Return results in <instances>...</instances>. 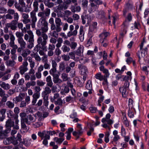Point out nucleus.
Here are the masks:
<instances>
[{
	"instance_id": "f257e3e1",
	"label": "nucleus",
	"mask_w": 149,
	"mask_h": 149,
	"mask_svg": "<svg viewBox=\"0 0 149 149\" xmlns=\"http://www.w3.org/2000/svg\"><path fill=\"white\" fill-rule=\"evenodd\" d=\"M50 10L46 8L44 12H40L38 14V17H40L38 22V24L40 26L48 24L46 21L47 17L50 15Z\"/></svg>"
},
{
	"instance_id": "f03ea898",
	"label": "nucleus",
	"mask_w": 149,
	"mask_h": 149,
	"mask_svg": "<svg viewBox=\"0 0 149 149\" xmlns=\"http://www.w3.org/2000/svg\"><path fill=\"white\" fill-rule=\"evenodd\" d=\"M36 33L37 35L39 36L37 39L38 43L41 44V45H45L48 38L47 35L46 34H41L40 29L36 30Z\"/></svg>"
},
{
	"instance_id": "7ed1b4c3",
	"label": "nucleus",
	"mask_w": 149,
	"mask_h": 149,
	"mask_svg": "<svg viewBox=\"0 0 149 149\" xmlns=\"http://www.w3.org/2000/svg\"><path fill=\"white\" fill-rule=\"evenodd\" d=\"M79 28V26L78 24H76L75 25L74 30V26L73 25H70L69 26V28L70 31L67 33V36L68 37H70L72 36H75L77 34V30Z\"/></svg>"
},
{
	"instance_id": "20e7f679",
	"label": "nucleus",
	"mask_w": 149,
	"mask_h": 149,
	"mask_svg": "<svg viewBox=\"0 0 149 149\" xmlns=\"http://www.w3.org/2000/svg\"><path fill=\"white\" fill-rule=\"evenodd\" d=\"M143 42H142L140 45V49L141 53L139 55V59L140 60L142 58H143L145 55V54H147L148 52V47H146L143 49Z\"/></svg>"
},
{
	"instance_id": "39448f33",
	"label": "nucleus",
	"mask_w": 149,
	"mask_h": 149,
	"mask_svg": "<svg viewBox=\"0 0 149 149\" xmlns=\"http://www.w3.org/2000/svg\"><path fill=\"white\" fill-rule=\"evenodd\" d=\"M27 33L29 35V38L28 40V42L29 43L27 46V48L29 49H31L33 47L34 35L31 31H27Z\"/></svg>"
},
{
	"instance_id": "423d86ee",
	"label": "nucleus",
	"mask_w": 149,
	"mask_h": 149,
	"mask_svg": "<svg viewBox=\"0 0 149 149\" xmlns=\"http://www.w3.org/2000/svg\"><path fill=\"white\" fill-rule=\"evenodd\" d=\"M82 128L81 124L78 123L77 126V131H73L72 134L74 136H76L77 135H81L83 134Z\"/></svg>"
},
{
	"instance_id": "0eeeda50",
	"label": "nucleus",
	"mask_w": 149,
	"mask_h": 149,
	"mask_svg": "<svg viewBox=\"0 0 149 149\" xmlns=\"http://www.w3.org/2000/svg\"><path fill=\"white\" fill-rule=\"evenodd\" d=\"M28 65V63L27 61H24L22 65L19 68L20 72L21 74H23L24 72H26L28 70L27 66Z\"/></svg>"
},
{
	"instance_id": "6e6552de",
	"label": "nucleus",
	"mask_w": 149,
	"mask_h": 149,
	"mask_svg": "<svg viewBox=\"0 0 149 149\" xmlns=\"http://www.w3.org/2000/svg\"><path fill=\"white\" fill-rule=\"evenodd\" d=\"M36 119L31 114H29L24 119L25 123L28 125H30L31 123L35 122Z\"/></svg>"
},
{
	"instance_id": "1a4fd4ad",
	"label": "nucleus",
	"mask_w": 149,
	"mask_h": 149,
	"mask_svg": "<svg viewBox=\"0 0 149 149\" xmlns=\"http://www.w3.org/2000/svg\"><path fill=\"white\" fill-rule=\"evenodd\" d=\"M25 96L24 93H20L18 96H16L13 99V101L15 103L17 104L20 102V101H22L24 99Z\"/></svg>"
},
{
	"instance_id": "9d476101",
	"label": "nucleus",
	"mask_w": 149,
	"mask_h": 149,
	"mask_svg": "<svg viewBox=\"0 0 149 149\" xmlns=\"http://www.w3.org/2000/svg\"><path fill=\"white\" fill-rule=\"evenodd\" d=\"M109 35V33L107 32H103L99 35V37L100 38V42L102 44L105 40L106 38Z\"/></svg>"
},
{
	"instance_id": "9b49d317",
	"label": "nucleus",
	"mask_w": 149,
	"mask_h": 149,
	"mask_svg": "<svg viewBox=\"0 0 149 149\" xmlns=\"http://www.w3.org/2000/svg\"><path fill=\"white\" fill-rule=\"evenodd\" d=\"M99 68L100 70L104 74V78H106L107 79V78H108L110 75V73L108 70L105 68L104 66L103 65L101 66Z\"/></svg>"
},
{
	"instance_id": "f8f14e48",
	"label": "nucleus",
	"mask_w": 149,
	"mask_h": 149,
	"mask_svg": "<svg viewBox=\"0 0 149 149\" xmlns=\"http://www.w3.org/2000/svg\"><path fill=\"white\" fill-rule=\"evenodd\" d=\"M78 68L80 70L81 73L83 75H85L88 73V70L86 66L81 64H79Z\"/></svg>"
},
{
	"instance_id": "ddd939ff",
	"label": "nucleus",
	"mask_w": 149,
	"mask_h": 149,
	"mask_svg": "<svg viewBox=\"0 0 149 149\" xmlns=\"http://www.w3.org/2000/svg\"><path fill=\"white\" fill-rule=\"evenodd\" d=\"M84 47L82 45H80L75 51V55L81 56L83 54Z\"/></svg>"
},
{
	"instance_id": "4468645a",
	"label": "nucleus",
	"mask_w": 149,
	"mask_h": 149,
	"mask_svg": "<svg viewBox=\"0 0 149 149\" xmlns=\"http://www.w3.org/2000/svg\"><path fill=\"white\" fill-rule=\"evenodd\" d=\"M17 22L12 21L10 22L7 23L6 24V26L8 28H10L12 30H15L17 28Z\"/></svg>"
},
{
	"instance_id": "2eb2a0df",
	"label": "nucleus",
	"mask_w": 149,
	"mask_h": 149,
	"mask_svg": "<svg viewBox=\"0 0 149 149\" xmlns=\"http://www.w3.org/2000/svg\"><path fill=\"white\" fill-rule=\"evenodd\" d=\"M129 25V22L127 20H125L123 24V25L124 26L123 30L121 31L120 35L122 36H123L124 34L126 33V29Z\"/></svg>"
},
{
	"instance_id": "dca6fc26",
	"label": "nucleus",
	"mask_w": 149,
	"mask_h": 149,
	"mask_svg": "<svg viewBox=\"0 0 149 149\" xmlns=\"http://www.w3.org/2000/svg\"><path fill=\"white\" fill-rule=\"evenodd\" d=\"M95 77L97 79L99 80L100 81L104 80L106 83H107V79L104 78V76L102 75L100 72H98L97 73L95 76Z\"/></svg>"
},
{
	"instance_id": "f3484780",
	"label": "nucleus",
	"mask_w": 149,
	"mask_h": 149,
	"mask_svg": "<svg viewBox=\"0 0 149 149\" xmlns=\"http://www.w3.org/2000/svg\"><path fill=\"white\" fill-rule=\"evenodd\" d=\"M97 23L94 22L91 25L89 28L88 33L91 34V33L95 32L97 29Z\"/></svg>"
},
{
	"instance_id": "a211bd4d",
	"label": "nucleus",
	"mask_w": 149,
	"mask_h": 149,
	"mask_svg": "<svg viewBox=\"0 0 149 149\" xmlns=\"http://www.w3.org/2000/svg\"><path fill=\"white\" fill-rule=\"evenodd\" d=\"M15 38L14 35L12 34L10 35V42L9 43V45L11 47H18L15 44Z\"/></svg>"
},
{
	"instance_id": "6ab92c4d",
	"label": "nucleus",
	"mask_w": 149,
	"mask_h": 149,
	"mask_svg": "<svg viewBox=\"0 0 149 149\" xmlns=\"http://www.w3.org/2000/svg\"><path fill=\"white\" fill-rule=\"evenodd\" d=\"M53 77V81L54 84H60L62 83V80L59 78V76L58 74H56Z\"/></svg>"
},
{
	"instance_id": "aec40b11",
	"label": "nucleus",
	"mask_w": 149,
	"mask_h": 149,
	"mask_svg": "<svg viewBox=\"0 0 149 149\" xmlns=\"http://www.w3.org/2000/svg\"><path fill=\"white\" fill-rule=\"evenodd\" d=\"M55 22L57 26V30L59 31V30H61L60 26L63 23L61 19L58 17L56 18L55 19Z\"/></svg>"
},
{
	"instance_id": "412c9836",
	"label": "nucleus",
	"mask_w": 149,
	"mask_h": 149,
	"mask_svg": "<svg viewBox=\"0 0 149 149\" xmlns=\"http://www.w3.org/2000/svg\"><path fill=\"white\" fill-rule=\"evenodd\" d=\"M86 89L89 90L88 93L89 94L92 93V81L90 80H88L86 84Z\"/></svg>"
},
{
	"instance_id": "4be33fe9",
	"label": "nucleus",
	"mask_w": 149,
	"mask_h": 149,
	"mask_svg": "<svg viewBox=\"0 0 149 149\" xmlns=\"http://www.w3.org/2000/svg\"><path fill=\"white\" fill-rule=\"evenodd\" d=\"M34 11H32L30 13V16L31 22L34 23L37 22V19L36 15V12Z\"/></svg>"
},
{
	"instance_id": "5701e85b",
	"label": "nucleus",
	"mask_w": 149,
	"mask_h": 149,
	"mask_svg": "<svg viewBox=\"0 0 149 149\" xmlns=\"http://www.w3.org/2000/svg\"><path fill=\"white\" fill-rule=\"evenodd\" d=\"M132 8V5L129 3H126L125 9L123 10V15L124 16L126 15V13L129 10L131 9Z\"/></svg>"
},
{
	"instance_id": "b1692460",
	"label": "nucleus",
	"mask_w": 149,
	"mask_h": 149,
	"mask_svg": "<svg viewBox=\"0 0 149 149\" xmlns=\"http://www.w3.org/2000/svg\"><path fill=\"white\" fill-rule=\"evenodd\" d=\"M91 3V7L89 8L88 11L90 13H91L95 11L96 9H97L98 6L95 4L93 2H90Z\"/></svg>"
},
{
	"instance_id": "393cba45",
	"label": "nucleus",
	"mask_w": 149,
	"mask_h": 149,
	"mask_svg": "<svg viewBox=\"0 0 149 149\" xmlns=\"http://www.w3.org/2000/svg\"><path fill=\"white\" fill-rule=\"evenodd\" d=\"M48 24H47L42 26V27H41L40 30L41 34H46L45 33L48 31L49 29Z\"/></svg>"
},
{
	"instance_id": "a878e982",
	"label": "nucleus",
	"mask_w": 149,
	"mask_h": 149,
	"mask_svg": "<svg viewBox=\"0 0 149 149\" xmlns=\"http://www.w3.org/2000/svg\"><path fill=\"white\" fill-rule=\"evenodd\" d=\"M79 33V37L80 40L82 41L84 39V26H81L80 27Z\"/></svg>"
},
{
	"instance_id": "bb28decb",
	"label": "nucleus",
	"mask_w": 149,
	"mask_h": 149,
	"mask_svg": "<svg viewBox=\"0 0 149 149\" xmlns=\"http://www.w3.org/2000/svg\"><path fill=\"white\" fill-rule=\"evenodd\" d=\"M0 86L5 90H8L10 88V85L8 84H6L5 82L0 81Z\"/></svg>"
},
{
	"instance_id": "cd10ccee",
	"label": "nucleus",
	"mask_w": 149,
	"mask_h": 149,
	"mask_svg": "<svg viewBox=\"0 0 149 149\" xmlns=\"http://www.w3.org/2000/svg\"><path fill=\"white\" fill-rule=\"evenodd\" d=\"M46 81L47 82V85L49 87H52L53 86V83L52 81L51 77L49 75L46 78Z\"/></svg>"
},
{
	"instance_id": "c85d7f7f",
	"label": "nucleus",
	"mask_w": 149,
	"mask_h": 149,
	"mask_svg": "<svg viewBox=\"0 0 149 149\" xmlns=\"http://www.w3.org/2000/svg\"><path fill=\"white\" fill-rule=\"evenodd\" d=\"M31 52L30 50L28 49H26L22 50L21 55L24 58H26L30 54Z\"/></svg>"
},
{
	"instance_id": "c756f323",
	"label": "nucleus",
	"mask_w": 149,
	"mask_h": 149,
	"mask_svg": "<svg viewBox=\"0 0 149 149\" xmlns=\"http://www.w3.org/2000/svg\"><path fill=\"white\" fill-rule=\"evenodd\" d=\"M65 66L64 61L60 62L59 64V72H62L65 70Z\"/></svg>"
},
{
	"instance_id": "7c9ffc66",
	"label": "nucleus",
	"mask_w": 149,
	"mask_h": 149,
	"mask_svg": "<svg viewBox=\"0 0 149 149\" xmlns=\"http://www.w3.org/2000/svg\"><path fill=\"white\" fill-rule=\"evenodd\" d=\"M14 126V122L12 121L10 118L8 119L6 122V127H9L11 128L12 127Z\"/></svg>"
},
{
	"instance_id": "2f4dec72",
	"label": "nucleus",
	"mask_w": 149,
	"mask_h": 149,
	"mask_svg": "<svg viewBox=\"0 0 149 149\" xmlns=\"http://www.w3.org/2000/svg\"><path fill=\"white\" fill-rule=\"evenodd\" d=\"M6 111V109L4 108L0 109V113L2 115L1 117L0 116V121L1 122L3 121L5 118V115Z\"/></svg>"
},
{
	"instance_id": "473e14b6",
	"label": "nucleus",
	"mask_w": 149,
	"mask_h": 149,
	"mask_svg": "<svg viewBox=\"0 0 149 149\" xmlns=\"http://www.w3.org/2000/svg\"><path fill=\"white\" fill-rule=\"evenodd\" d=\"M6 127V129L3 131V133L2 134L3 135L2 136V139H4L6 137L7 134L10 132L11 130V128L8 127Z\"/></svg>"
},
{
	"instance_id": "72a5a7b5",
	"label": "nucleus",
	"mask_w": 149,
	"mask_h": 149,
	"mask_svg": "<svg viewBox=\"0 0 149 149\" xmlns=\"http://www.w3.org/2000/svg\"><path fill=\"white\" fill-rule=\"evenodd\" d=\"M128 90V89L125 88H123L122 87L120 88V91L122 93V95L123 97H126L128 93V92L127 91V90Z\"/></svg>"
},
{
	"instance_id": "f704fd0d",
	"label": "nucleus",
	"mask_w": 149,
	"mask_h": 149,
	"mask_svg": "<svg viewBox=\"0 0 149 149\" xmlns=\"http://www.w3.org/2000/svg\"><path fill=\"white\" fill-rule=\"evenodd\" d=\"M53 140L57 144H61L64 140V139L63 138H58L57 137H55L54 138Z\"/></svg>"
},
{
	"instance_id": "c9c22d12",
	"label": "nucleus",
	"mask_w": 149,
	"mask_h": 149,
	"mask_svg": "<svg viewBox=\"0 0 149 149\" xmlns=\"http://www.w3.org/2000/svg\"><path fill=\"white\" fill-rule=\"evenodd\" d=\"M61 78L62 79V82L66 81L68 80V74L63 72L61 74Z\"/></svg>"
},
{
	"instance_id": "e433bc0d",
	"label": "nucleus",
	"mask_w": 149,
	"mask_h": 149,
	"mask_svg": "<svg viewBox=\"0 0 149 149\" xmlns=\"http://www.w3.org/2000/svg\"><path fill=\"white\" fill-rule=\"evenodd\" d=\"M61 49L63 53L68 52L70 49L69 47L65 45H63L62 46Z\"/></svg>"
},
{
	"instance_id": "4c0bfd02",
	"label": "nucleus",
	"mask_w": 149,
	"mask_h": 149,
	"mask_svg": "<svg viewBox=\"0 0 149 149\" xmlns=\"http://www.w3.org/2000/svg\"><path fill=\"white\" fill-rule=\"evenodd\" d=\"M18 43L20 45V47L24 48L26 47V43L24 41L23 39H21L17 40Z\"/></svg>"
},
{
	"instance_id": "58836bf2",
	"label": "nucleus",
	"mask_w": 149,
	"mask_h": 149,
	"mask_svg": "<svg viewBox=\"0 0 149 149\" xmlns=\"http://www.w3.org/2000/svg\"><path fill=\"white\" fill-rule=\"evenodd\" d=\"M15 8L17 9L19 11L21 12L24 11V9L22 6H20V5L16 2L15 4Z\"/></svg>"
},
{
	"instance_id": "ea45409f",
	"label": "nucleus",
	"mask_w": 149,
	"mask_h": 149,
	"mask_svg": "<svg viewBox=\"0 0 149 149\" xmlns=\"http://www.w3.org/2000/svg\"><path fill=\"white\" fill-rule=\"evenodd\" d=\"M5 63L7 66L13 67L15 64V62L14 61L9 60L6 61Z\"/></svg>"
},
{
	"instance_id": "a19ab883",
	"label": "nucleus",
	"mask_w": 149,
	"mask_h": 149,
	"mask_svg": "<svg viewBox=\"0 0 149 149\" xmlns=\"http://www.w3.org/2000/svg\"><path fill=\"white\" fill-rule=\"evenodd\" d=\"M6 105L9 108L11 109L13 108L15 106L14 103L10 101H8L6 103Z\"/></svg>"
},
{
	"instance_id": "79ce46f5",
	"label": "nucleus",
	"mask_w": 149,
	"mask_h": 149,
	"mask_svg": "<svg viewBox=\"0 0 149 149\" xmlns=\"http://www.w3.org/2000/svg\"><path fill=\"white\" fill-rule=\"evenodd\" d=\"M15 34L16 37L18 38L17 40L23 39L22 37L23 36L24 34L22 32L17 31Z\"/></svg>"
},
{
	"instance_id": "37998d69",
	"label": "nucleus",
	"mask_w": 149,
	"mask_h": 149,
	"mask_svg": "<svg viewBox=\"0 0 149 149\" xmlns=\"http://www.w3.org/2000/svg\"><path fill=\"white\" fill-rule=\"evenodd\" d=\"M88 3V0H82L81 5L83 9H85L87 8Z\"/></svg>"
},
{
	"instance_id": "c03bdc74",
	"label": "nucleus",
	"mask_w": 149,
	"mask_h": 149,
	"mask_svg": "<svg viewBox=\"0 0 149 149\" xmlns=\"http://www.w3.org/2000/svg\"><path fill=\"white\" fill-rule=\"evenodd\" d=\"M57 43L56 45V47L58 48H59L61 46V44L63 43V40L62 38H59L57 40Z\"/></svg>"
},
{
	"instance_id": "a18cd8bd",
	"label": "nucleus",
	"mask_w": 149,
	"mask_h": 149,
	"mask_svg": "<svg viewBox=\"0 0 149 149\" xmlns=\"http://www.w3.org/2000/svg\"><path fill=\"white\" fill-rule=\"evenodd\" d=\"M61 30H59V31L57 30V28L56 31L54 30L52 33L51 36L55 38H57L58 36V32L61 31Z\"/></svg>"
},
{
	"instance_id": "49530a36",
	"label": "nucleus",
	"mask_w": 149,
	"mask_h": 149,
	"mask_svg": "<svg viewBox=\"0 0 149 149\" xmlns=\"http://www.w3.org/2000/svg\"><path fill=\"white\" fill-rule=\"evenodd\" d=\"M56 72V68H52L49 71V72L50 74L52 75L53 77L56 75L57 74H55Z\"/></svg>"
},
{
	"instance_id": "de8ad7c7",
	"label": "nucleus",
	"mask_w": 149,
	"mask_h": 149,
	"mask_svg": "<svg viewBox=\"0 0 149 149\" xmlns=\"http://www.w3.org/2000/svg\"><path fill=\"white\" fill-rule=\"evenodd\" d=\"M38 3L37 1H34L33 3V6L34 8L33 10L32 11H34L37 12L38 11Z\"/></svg>"
},
{
	"instance_id": "09e8293b",
	"label": "nucleus",
	"mask_w": 149,
	"mask_h": 149,
	"mask_svg": "<svg viewBox=\"0 0 149 149\" xmlns=\"http://www.w3.org/2000/svg\"><path fill=\"white\" fill-rule=\"evenodd\" d=\"M97 17L98 18L105 17L104 13L103 11H97Z\"/></svg>"
},
{
	"instance_id": "8fccbe9b",
	"label": "nucleus",
	"mask_w": 149,
	"mask_h": 149,
	"mask_svg": "<svg viewBox=\"0 0 149 149\" xmlns=\"http://www.w3.org/2000/svg\"><path fill=\"white\" fill-rule=\"evenodd\" d=\"M77 43L74 41L71 42L70 45V47L71 49L74 50L75 49L77 46Z\"/></svg>"
},
{
	"instance_id": "3c124183",
	"label": "nucleus",
	"mask_w": 149,
	"mask_h": 149,
	"mask_svg": "<svg viewBox=\"0 0 149 149\" xmlns=\"http://www.w3.org/2000/svg\"><path fill=\"white\" fill-rule=\"evenodd\" d=\"M42 92L49 95L51 93V90L49 87L47 86L45 87L44 90Z\"/></svg>"
},
{
	"instance_id": "603ef678",
	"label": "nucleus",
	"mask_w": 149,
	"mask_h": 149,
	"mask_svg": "<svg viewBox=\"0 0 149 149\" xmlns=\"http://www.w3.org/2000/svg\"><path fill=\"white\" fill-rule=\"evenodd\" d=\"M14 20H12V21H14L15 22H18V21L19 20V15L18 13L16 12L15 14L13 15Z\"/></svg>"
},
{
	"instance_id": "864d4df0",
	"label": "nucleus",
	"mask_w": 149,
	"mask_h": 149,
	"mask_svg": "<svg viewBox=\"0 0 149 149\" xmlns=\"http://www.w3.org/2000/svg\"><path fill=\"white\" fill-rule=\"evenodd\" d=\"M26 114L24 112L21 113L19 114V116L21 117V121L24 120L26 118Z\"/></svg>"
},
{
	"instance_id": "5fc2aeb1",
	"label": "nucleus",
	"mask_w": 149,
	"mask_h": 149,
	"mask_svg": "<svg viewBox=\"0 0 149 149\" xmlns=\"http://www.w3.org/2000/svg\"><path fill=\"white\" fill-rule=\"evenodd\" d=\"M123 123L126 126L128 127L129 126V122L125 116L123 117Z\"/></svg>"
},
{
	"instance_id": "6e6d98bb",
	"label": "nucleus",
	"mask_w": 149,
	"mask_h": 149,
	"mask_svg": "<svg viewBox=\"0 0 149 149\" xmlns=\"http://www.w3.org/2000/svg\"><path fill=\"white\" fill-rule=\"evenodd\" d=\"M7 12V9L4 7L0 6V13L4 14Z\"/></svg>"
},
{
	"instance_id": "4d7b16f0",
	"label": "nucleus",
	"mask_w": 149,
	"mask_h": 149,
	"mask_svg": "<svg viewBox=\"0 0 149 149\" xmlns=\"http://www.w3.org/2000/svg\"><path fill=\"white\" fill-rule=\"evenodd\" d=\"M32 140L30 139H28L24 142V144L26 146H30Z\"/></svg>"
},
{
	"instance_id": "13d9d810",
	"label": "nucleus",
	"mask_w": 149,
	"mask_h": 149,
	"mask_svg": "<svg viewBox=\"0 0 149 149\" xmlns=\"http://www.w3.org/2000/svg\"><path fill=\"white\" fill-rule=\"evenodd\" d=\"M62 59L65 61H68L70 59V57L68 55L64 54L62 56Z\"/></svg>"
},
{
	"instance_id": "bf43d9fd",
	"label": "nucleus",
	"mask_w": 149,
	"mask_h": 149,
	"mask_svg": "<svg viewBox=\"0 0 149 149\" xmlns=\"http://www.w3.org/2000/svg\"><path fill=\"white\" fill-rule=\"evenodd\" d=\"M21 128L23 130H26L27 129L26 126L25 124L24 120L21 121Z\"/></svg>"
},
{
	"instance_id": "052dcab7",
	"label": "nucleus",
	"mask_w": 149,
	"mask_h": 149,
	"mask_svg": "<svg viewBox=\"0 0 149 149\" xmlns=\"http://www.w3.org/2000/svg\"><path fill=\"white\" fill-rule=\"evenodd\" d=\"M42 97H43V100H48L49 95L45 93L42 92L41 93Z\"/></svg>"
},
{
	"instance_id": "680f3d73",
	"label": "nucleus",
	"mask_w": 149,
	"mask_h": 149,
	"mask_svg": "<svg viewBox=\"0 0 149 149\" xmlns=\"http://www.w3.org/2000/svg\"><path fill=\"white\" fill-rule=\"evenodd\" d=\"M90 2H93L94 1L95 3L97 5L102 4L103 2L101 0H90Z\"/></svg>"
},
{
	"instance_id": "e2e57ef3",
	"label": "nucleus",
	"mask_w": 149,
	"mask_h": 149,
	"mask_svg": "<svg viewBox=\"0 0 149 149\" xmlns=\"http://www.w3.org/2000/svg\"><path fill=\"white\" fill-rule=\"evenodd\" d=\"M75 52H70L68 53V55L71 57V58L74 60H75Z\"/></svg>"
},
{
	"instance_id": "0e129e2a",
	"label": "nucleus",
	"mask_w": 149,
	"mask_h": 149,
	"mask_svg": "<svg viewBox=\"0 0 149 149\" xmlns=\"http://www.w3.org/2000/svg\"><path fill=\"white\" fill-rule=\"evenodd\" d=\"M27 104V103L24 101H21L19 104V106L21 108L25 107Z\"/></svg>"
},
{
	"instance_id": "69168bd1",
	"label": "nucleus",
	"mask_w": 149,
	"mask_h": 149,
	"mask_svg": "<svg viewBox=\"0 0 149 149\" xmlns=\"http://www.w3.org/2000/svg\"><path fill=\"white\" fill-rule=\"evenodd\" d=\"M8 117L11 118L13 115V111L11 110H8L7 112Z\"/></svg>"
},
{
	"instance_id": "338daca9",
	"label": "nucleus",
	"mask_w": 149,
	"mask_h": 149,
	"mask_svg": "<svg viewBox=\"0 0 149 149\" xmlns=\"http://www.w3.org/2000/svg\"><path fill=\"white\" fill-rule=\"evenodd\" d=\"M89 110L91 113H95L97 111V109L96 108L91 107L89 108Z\"/></svg>"
},
{
	"instance_id": "774afa93",
	"label": "nucleus",
	"mask_w": 149,
	"mask_h": 149,
	"mask_svg": "<svg viewBox=\"0 0 149 149\" xmlns=\"http://www.w3.org/2000/svg\"><path fill=\"white\" fill-rule=\"evenodd\" d=\"M10 139L12 141V142L13 144L16 145L18 144L19 141L16 138H11Z\"/></svg>"
}]
</instances>
